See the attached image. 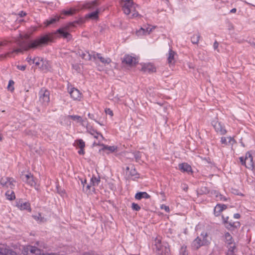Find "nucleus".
<instances>
[{"mask_svg":"<svg viewBox=\"0 0 255 255\" xmlns=\"http://www.w3.org/2000/svg\"><path fill=\"white\" fill-rule=\"evenodd\" d=\"M240 159L242 164L245 165L247 168L249 169L253 167V165L255 164L253 162V156L249 152L246 153L245 157H241Z\"/></svg>","mask_w":255,"mask_h":255,"instance_id":"nucleus-6","label":"nucleus"},{"mask_svg":"<svg viewBox=\"0 0 255 255\" xmlns=\"http://www.w3.org/2000/svg\"><path fill=\"white\" fill-rule=\"evenodd\" d=\"M14 180L9 177H2L0 179V184L5 189L7 188L12 189L14 186Z\"/></svg>","mask_w":255,"mask_h":255,"instance_id":"nucleus-8","label":"nucleus"},{"mask_svg":"<svg viewBox=\"0 0 255 255\" xmlns=\"http://www.w3.org/2000/svg\"><path fill=\"white\" fill-rule=\"evenodd\" d=\"M131 208L133 210L138 211L140 209V207L136 203H132L131 204Z\"/></svg>","mask_w":255,"mask_h":255,"instance_id":"nucleus-41","label":"nucleus"},{"mask_svg":"<svg viewBox=\"0 0 255 255\" xmlns=\"http://www.w3.org/2000/svg\"><path fill=\"white\" fill-rule=\"evenodd\" d=\"M164 245V244L162 243L161 238L159 237H156L154 241L153 246V250L155 252L156 254L158 252L159 249L162 247Z\"/></svg>","mask_w":255,"mask_h":255,"instance_id":"nucleus-14","label":"nucleus"},{"mask_svg":"<svg viewBox=\"0 0 255 255\" xmlns=\"http://www.w3.org/2000/svg\"><path fill=\"white\" fill-rule=\"evenodd\" d=\"M82 58L86 60H91L93 58V55L90 54L88 52H85L81 54Z\"/></svg>","mask_w":255,"mask_h":255,"instance_id":"nucleus-33","label":"nucleus"},{"mask_svg":"<svg viewBox=\"0 0 255 255\" xmlns=\"http://www.w3.org/2000/svg\"><path fill=\"white\" fill-rule=\"evenodd\" d=\"M100 182V178H99V177L97 178V177H96L95 176H93L91 178L90 185H87L86 186V192L88 190H90V187L91 186H93L94 187H95V186H98L99 185ZM93 189H94L95 188H93Z\"/></svg>","mask_w":255,"mask_h":255,"instance_id":"nucleus-15","label":"nucleus"},{"mask_svg":"<svg viewBox=\"0 0 255 255\" xmlns=\"http://www.w3.org/2000/svg\"><path fill=\"white\" fill-rule=\"evenodd\" d=\"M130 175L131 177H134V178H138V175L137 174V172L136 171V170L134 169L131 170Z\"/></svg>","mask_w":255,"mask_h":255,"instance_id":"nucleus-44","label":"nucleus"},{"mask_svg":"<svg viewBox=\"0 0 255 255\" xmlns=\"http://www.w3.org/2000/svg\"><path fill=\"white\" fill-rule=\"evenodd\" d=\"M50 67L49 62L46 60L43 59L42 63L41 65L40 68L42 70H47Z\"/></svg>","mask_w":255,"mask_h":255,"instance_id":"nucleus-34","label":"nucleus"},{"mask_svg":"<svg viewBox=\"0 0 255 255\" xmlns=\"http://www.w3.org/2000/svg\"><path fill=\"white\" fill-rule=\"evenodd\" d=\"M33 217L35 220L39 221L40 222H44L45 220L44 218L41 216L40 214H38L37 215L33 216Z\"/></svg>","mask_w":255,"mask_h":255,"instance_id":"nucleus-40","label":"nucleus"},{"mask_svg":"<svg viewBox=\"0 0 255 255\" xmlns=\"http://www.w3.org/2000/svg\"><path fill=\"white\" fill-rule=\"evenodd\" d=\"M88 117H89V118H90V119H93V118H94V115H92V114H90V113H89V114H88Z\"/></svg>","mask_w":255,"mask_h":255,"instance_id":"nucleus-59","label":"nucleus"},{"mask_svg":"<svg viewBox=\"0 0 255 255\" xmlns=\"http://www.w3.org/2000/svg\"><path fill=\"white\" fill-rule=\"evenodd\" d=\"M78 153L80 155H83L85 153L84 148H80L78 151Z\"/></svg>","mask_w":255,"mask_h":255,"instance_id":"nucleus-53","label":"nucleus"},{"mask_svg":"<svg viewBox=\"0 0 255 255\" xmlns=\"http://www.w3.org/2000/svg\"><path fill=\"white\" fill-rule=\"evenodd\" d=\"M210 243L209 238L207 233L203 232L192 242V247L197 250L201 246L208 245Z\"/></svg>","mask_w":255,"mask_h":255,"instance_id":"nucleus-2","label":"nucleus"},{"mask_svg":"<svg viewBox=\"0 0 255 255\" xmlns=\"http://www.w3.org/2000/svg\"><path fill=\"white\" fill-rule=\"evenodd\" d=\"M81 184L83 185V190L86 191V187H85V185L86 183V179H84V180L81 179Z\"/></svg>","mask_w":255,"mask_h":255,"instance_id":"nucleus-51","label":"nucleus"},{"mask_svg":"<svg viewBox=\"0 0 255 255\" xmlns=\"http://www.w3.org/2000/svg\"><path fill=\"white\" fill-rule=\"evenodd\" d=\"M222 219L223 222L225 224V226L226 228H227V229H230L234 226V223L232 224L230 222H228V217L225 218L224 216H222Z\"/></svg>","mask_w":255,"mask_h":255,"instance_id":"nucleus-30","label":"nucleus"},{"mask_svg":"<svg viewBox=\"0 0 255 255\" xmlns=\"http://www.w3.org/2000/svg\"><path fill=\"white\" fill-rule=\"evenodd\" d=\"M179 169L183 172H189L192 171V168L190 165L187 163H180L178 165Z\"/></svg>","mask_w":255,"mask_h":255,"instance_id":"nucleus-21","label":"nucleus"},{"mask_svg":"<svg viewBox=\"0 0 255 255\" xmlns=\"http://www.w3.org/2000/svg\"><path fill=\"white\" fill-rule=\"evenodd\" d=\"M227 137H222L221 138V142L222 144L225 145H227L229 144L228 141H227Z\"/></svg>","mask_w":255,"mask_h":255,"instance_id":"nucleus-45","label":"nucleus"},{"mask_svg":"<svg viewBox=\"0 0 255 255\" xmlns=\"http://www.w3.org/2000/svg\"><path fill=\"white\" fill-rule=\"evenodd\" d=\"M93 58L94 60L98 59L104 65L109 64L112 60L109 57H104L100 53H94L93 54Z\"/></svg>","mask_w":255,"mask_h":255,"instance_id":"nucleus-12","label":"nucleus"},{"mask_svg":"<svg viewBox=\"0 0 255 255\" xmlns=\"http://www.w3.org/2000/svg\"><path fill=\"white\" fill-rule=\"evenodd\" d=\"M212 124L217 132L221 135L225 134L227 133V130L225 128V127L218 121L215 120L212 121Z\"/></svg>","mask_w":255,"mask_h":255,"instance_id":"nucleus-10","label":"nucleus"},{"mask_svg":"<svg viewBox=\"0 0 255 255\" xmlns=\"http://www.w3.org/2000/svg\"><path fill=\"white\" fill-rule=\"evenodd\" d=\"M142 153L140 152H136L134 153V157L137 162H139Z\"/></svg>","mask_w":255,"mask_h":255,"instance_id":"nucleus-43","label":"nucleus"},{"mask_svg":"<svg viewBox=\"0 0 255 255\" xmlns=\"http://www.w3.org/2000/svg\"><path fill=\"white\" fill-rule=\"evenodd\" d=\"M25 178L26 182L28 184L30 185L31 186H35L36 182L33 176L31 174H26Z\"/></svg>","mask_w":255,"mask_h":255,"instance_id":"nucleus-23","label":"nucleus"},{"mask_svg":"<svg viewBox=\"0 0 255 255\" xmlns=\"http://www.w3.org/2000/svg\"><path fill=\"white\" fill-rule=\"evenodd\" d=\"M2 140V135L0 133V141Z\"/></svg>","mask_w":255,"mask_h":255,"instance_id":"nucleus-62","label":"nucleus"},{"mask_svg":"<svg viewBox=\"0 0 255 255\" xmlns=\"http://www.w3.org/2000/svg\"><path fill=\"white\" fill-rule=\"evenodd\" d=\"M16 68L19 70H21V71H24L26 69V65H17L16 66Z\"/></svg>","mask_w":255,"mask_h":255,"instance_id":"nucleus-48","label":"nucleus"},{"mask_svg":"<svg viewBox=\"0 0 255 255\" xmlns=\"http://www.w3.org/2000/svg\"><path fill=\"white\" fill-rule=\"evenodd\" d=\"M177 56L176 53L170 49L167 54V61L170 64H174L175 62V58Z\"/></svg>","mask_w":255,"mask_h":255,"instance_id":"nucleus-16","label":"nucleus"},{"mask_svg":"<svg viewBox=\"0 0 255 255\" xmlns=\"http://www.w3.org/2000/svg\"><path fill=\"white\" fill-rule=\"evenodd\" d=\"M160 208L161 209L164 210L167 213H169L170 212L169 207L164 204H162L160 206Z\"/></svg>","mask_w":255,"mask_h":255,"instance_id":"nucleus-46","label":"nucleus"},{"mask_svg":"<svg viewBox=\"0 0 255 255\" xmlns=\"http://www.w3.org/2000/svg\"><path fill=\"white\" fill-rule=\"evenodd\" d=\"M200 38L199 34H194L191 38V40L193 44H198Z\"/></svg>","mask_w":255,"mask_h":255,"instance_id":"nucleus-32","label":"nucleus"},{"mask_svg":"<svg viewBox=\"0 0 255 255\" xmlns=\"http://www.w3.org/2000/svg\"><path fill=\"white\" fill-rule=\"evenodd\" d=\"M87 130L88 133L93 136L97 139L93 142L94 145H100L104 137L103 135L96 130L91 127H87Z\"/></svg>","mask_w":255,"mask_h":255,"instance_id":"nucleus-5","label":"nucleus"},{"mask_svg":"<svg viewBox=\"0 0 255 255\" xmlns=\"http://www.w3.org/2000/svg\"><path fill=\"white\" fill-rule=\"evenodd\" d=\"M39 101L44 106L50 102V92L45 88H42L39 92Z\"/></svg>","mask_w":255,"mask_h":255,"instance_id":"nucleus-4","label":"nucleus"},{"mask_svg":"<svg viewBox=\"0 0 255 255\" xmlns=\"http://www.w3.org/2000/svg\"><path fill=\"white\" fill-rule=\"evenodd\" d=\"M218 45H219L217 41L215 42L214 43V48L215 49L217 48V47H218Z\"/></svg>","mask_w":255,"mask_h":255,"instance_id":"nucleus-57","label":"nucleus"},{"mask_svg":"<svg viewBox=\"0 0 255 255\" xmlns=\"http://www.w3.org/2000/svg\"><path fill=\"white\" fill-rule=\"evenodd\" d=\"M123 62L130 66H132L135 65L138 62V61L137 59L134 56L130 55H126L124 57Z\"/></svg>","mask_w":255,"mask_h":255,"instance_id":"nucleus-11","label":"nucleus"},{"mask_svg":"<svg viewBox=\"0 0 255 255\" xmlns=\"http://www.w3.org/2000/svg\"><path fill=\"white\" fill-rule=\"evenodd\" d=\"M181 254L182 255H188V253L186 251V248L184 247H182L181 249Z\"/></svg>","mask_w":255,"mask_h":255,"instance_id":"nucleus-52","label":"nucleus"},{"mask_svg":"<svg viewBox=\"0 0 255 255\" xmlns=\"http://www.w3.org/2000/svg\"><path fill=\"white\" fill-rule=\"evenodd\" d=\"M48 35H44L34 40H28L26 38H20L17 41L19 48L14 49L12 52H8L5 56L11 57L13 53H18L23 51H26L31 48H35L38 46L46 44L49 41Z\"/></svg>","mask_w":255,"mask_h":255,"instance_id":"nucleus-1","label":"nucleus"},{"mask_svg":"<svg viewBox=\"0 0 255 255\" xmlns=\"http://www.w3.org/2000/svg\"><path fill=\"white\" fill-rule=\"evenodd\" d=\"M75 12V9L73 8H70L68 10H63L61 11L62 14H64L66 15H71L74 14Z\"/></svg>","mask_w":255,"mask_h":255,"instance_id":"nucleus-35","label":"nucleus"},{"mask_svg":"<svg viewBox=\"0 0 255 255\" xmlns=\"http://www.w3.org/2000/svg\"><path fill=\"white\" fill-rule=\"evenodd\" d=\"M142 69L144 71L154 72L156 70L155 66L151 63L144 64L142 66Z\"/></svg>","mask_w":255,"mask_h":255,"instance_id":"nucleus-26","label":"nucleus"},{"mask_svg":"<svg viewBox=\"0 0 255 255\" xmlns=\"http://www.w3.org/2000/svg\"><path fill=\"white\" fill-rule=\"evenodd\" d=\"M224 241L228 246H230V250L233 251L235 248V242L232 236L229 232H226L223 236Z\"/></svg>","mask_w":255,"mask_h":255,"instance_id":"nucleus-9","label":"nucleus"},{"mask_svg":"<svg viewBox=\"0 0 255 255\" xmlns=\"http://www.w3.org/2000/svg\"><path fill=\"white\" fill-rule=\"evenodd\" d=\"M99 10H97L95 11L91 12L88 14V17L92 19H96L98 17Z\"/></svg>","mask_w":255,"mask_h":255,"instance_id":"nucleus-38","label":"nucleus"},{"mask_svg":"<svg viewBox=\"0 0 255 255\" xmlns=\"http://www.w3.org/2000/svg\"><path fill=\"white\" fill-rule=\"evenodd\" d=\"M26 61L29 64V65H32L34 63V57H32L30 56H28L26 58Z\"/></svg>","mask_w":255,"mask_h":255,"instance_id":"nucleus-42","label":"nucleus"},{"mask_svg":"<svg viewBox=\"0 0 255 255\" xmlns=\"http://www.w3.org/2000/svg\"><path fill=\"white\" fill-rule=\"evenodd\" d=\"M127 170H128L129 169V168L128 167H127V169H126Z\"/></svg>","mask_w":255,"mask_h":255,"instance_id":"nucleus-63","label":"nucleus"},{"mask_svg":"<svg viewBox=\"0 0 255 255\" xmlns=\"http://www.w3.org/2000/svg\"><path fill=\"white\" fill-rule=\"evenodd\" d=\"M68 119H72L78 123H80L82 126H85V120L82 118L78 115H69L67 117Z\"/></svg>","mask_w":255,"mask_h":255,"instance_id":"nucleus-20","label":"nucleus"},{"mask_svg":"<svg viewBox=\"0 0 255 255\" xmlns=\"http://www.w3.org/2000/svg\"><path fill=\"white\" fill-rule=\"evenodd\" d=\"M26 14V12H24L23 11H21L19 12L18 13V15L20 16V17H23L24 16H25Z\"/></svg>","mask_w":255,"mask_h":255,"instance_id":"nucleus-54","label":"nucleus"},{"mask_svg":"<svg viewBox=\"0 0 255 255\" xmlns=\"http://www.w3.org/2000/svg\"><path fill=\"white\" fill-rule=\"evenodd\" d=\"M105 113H106V114L110 115L111 117H112L113 116V111L109 108H106L105 109Z\"/></svg>","mask_w":255,"mask_h":255,"instance_id":"nucleus-49","label":"nucleus"},{"mask_svg":"<svg viewBox=\"0 0 255 255\" xmlns=\"http://www.w3.org/2000/svg\"><path fill=\"white\" fill-rule=\"evenodd\" d=\"M43 58L39 57H34V63L36 66L40 68L42 63Z\"/></svg>","mask_w":255,"mask_h":255,"instance_id":"nucleus-36","label":"nucleus"},{"mask_svg":"<svg viewBox=\"0 0 255 255\" xmlns=\"http://www.w3.org/2000/svg\"><path fill=\"white\" fill-rule=\"evenodd\" d=\"M251 169H252L253 170H254V172H255V163L253 165V167H252Z\"/></svg>","mask_w":255,"mask_h":255,"instance_id":"nucleus-61","label":"nucleus"},{"mask_svg":"<svg viewBox=\"0 0 255 255\" xmlns=\"http://www.w3.org/2000/svg\"><path fill=\"white\" fill-rule=\"evenodd\" d=\"M14 83L12 80L9 81L8 84L7 86V89L9 91L12 92L14 90V87H13Z\"/></svg>","mask_w":255,"mask_h":255,"instance_id":"nucleus-39","label":"nucleus"},{"mask_svg":"<svg viewBox=\"0 0 255 255\" xmlns=\"http://www.w3.org/2000/svg\"><path fill=\"white\" fill-rule=\"evenodd\" d=\"M0 255H17V254L11 250L3 246L0 247Z\"/></svg>","mask_w":255,"mask_h":255,"instance_id":"nucleus-19","label":"nucleus"},{"mask_svg":"<svg viewBox=\"0 0 255 255\" xmlns=\"http://www.w3.org/2000/svg\"><path fill=\"white\" fill-rule=\"evenodd\" d=\"M59 18L60 17L58 16H55L54 17H50L44 22V24L46 26H48L51 24L54 23L56 21H58Z\"/></svg>","mask_w":255,"mask_h":255,"instance_id":"nucleus-27","label":"nucleus"},{"mask_svg":"<svg viewBox=\"0 0 255 255\" xmlns=\"http://www.w3.org/2000/svg\"><path fill=\"white\" fill-rule=\"evenodd\" d=\"M123 10L124 13L128 15L132 13V17H136L138 14L136 12L135 4L132 0H124L122 2Z\"/></svg>","mask_w":255,"mask_h":255,"instance_id":"nucleus-3","label":"nucleus"},{"mask_svg":"<svg viewBox=\"0 0 255 255\" xmlns=\"http://www.w3.org/2000/svg\"><path fill=\"white\" fill-rule=\"evenodd\" d=\"M227 138L228 139L229 144L233 145V144L236 142V141L234 139V138L231 136L227 137Z\"/></svg>","mask_w":255,"mask_h":255,"instance_id":"nucleus-47","label":"nucleus"},{"mask_svg":"<svg viewBox=\"0 0 255 255\" xmlns=\"http://www.w3.org/2000/svg\"><path fill=\"white\" fill-rule=\"evenodd\" d=\"M73 145L76 147L80 148H84L85 146V142L82 139H79L75 140Z\"/></svg>","mask_w":255,"mask_h":255,"instance_id":"nucleus-28","label":"nucleus"},{"mask_svg":"<svg viewBox=\"0 0 255 255\" xmlns=\"http://www.w3.org/2000/svg\"><path fill=\"white\" fill-rule=\"evenodd\" d=\"M71 97L74 100L80 101L82 98V94L79 90L76 88H72L69 91Z\"/></svg>","mask_w":255,"mask_h":255,"instance_id":"nucleus-13","label":"nucleus"},{"mask_svg":"<svg viewBox=\"0 0 255 255\" xmlns=\"http://www.w3.org/2000/svg\"><path fill=\"white\" fill-rule=\"evenodd\" d=\"M150 197V195L146 192H138L135 195V198L138 200H141L142 198L149 199Z\"/></svg>","mask_w":255,"mask_h":255,"instance_id":"nucleus-24","label":"nucleus"},{"mask_svg":"<svg viewBox=\"0 0 255 255\" xmlns=\"http://www.w3.org/2000/svg\"><path fill=\"white\" fill-rule=\"evenodd\" d=\"M57 32L60 34V35L63 36L64 38H69V36H70L69 33L67 31V30L66 28H60L57 30Z\"/></svg>","mask_w":255,"mask_h":255,"instance_id":"nucleus-29","label":"nucleus"},{"mask_svg":"<svg viewBox=\"0 0 255 255\" xmlns=\"http://www.w3.org/2000/svg\"><path fill=\"white\" fill-rule=\"evenodd\" d=\"M234 217L236 219H239L240 217V215L239 214H238V213L235 214L234 215Z\"/></svg>","mask_w":255,"mask_h":255,"instance_id":"nucleus-56","label":"nucleus"},{"mask_svg":"<svg viewBox=\"0 0 255 255\" xmlns=\"http://www.w3.org/2000/svg\"><path fill=\"white\" fill-rule=\"evenodd\" d=\"M155 26L149 24L145 25L136 31V35L138 36L148 35L154 29Z\"/></svg>","mask_w":255,"mask_h":255,"instance_id":"nucleus-7","label":"nucleus"},{"mask_svg":"<svg viewBox=\"0 0 255 255\" xmlns=\"http://www.w3.org/2000/svg\"><path fill=\"white\" fill-rule=\"evenodd\" d=\"M227 208V206L224 204H217L214 208V214L216 216H219L220 213Z\"/></svg>","mask_w":255,"mask_h":255,"instance_id":"nucleus-22","label":"nucleus"},{"mask_svg":"<svg viewBox=\"0 0 255 255\" xmlns=\"http://www.w3.org/2000/svg\"><path fill=\"white\" fill-rule=\"evenodd\" d=\"M103 150H108L110 152H114L117 148V146H108V145H103Z\"/></svg>","mask_w":255,"mask_h":255,"instance_id":"nucleus-37","label":"nucleus"},{"mask_svg":"<svg viewBox=\"0 0 255 255\" xmlns=\"http://www.w3.org/2000/svg\"><path fill=\"white\" fill-rule=\"evenodd\" d=\"M7 199L9 200H14L15 198L14 193L13 191H7L5 193Z\"/></svg>","mask_w":255,"mask_h":255,"instance_id":"nucleus-31","label":"nucleus"},{"mask_svg":"<svg viewBox=\"0 0 255 255\" xmlns=\"http://www.w3.org/2000/svg\"><path fill=\"white\" fill-rule=\"evenodd\" d=\"M6 44H7V42L6 41H2V42H0V46H5Z\"/></svg>","mask_w":255,"mask_h":255,"instance_id":"nucleus-55","label":"nucleus"},{"mask_svg":"<svg viewBox=\"0 0 255 255\" xmlns=\"http://www.w3.org/2000/svg\"><path fill=\"white\" fill-rule=\"evenodd\" d=\"M237 11L236 8H234L230 10L231 13H235Z\"/></svg>","mask_w":255,"mask_h":255,"instance_id":"nucleus-58","label":"nucleus"},{"mask_svg":"<svg viewBox=\"0 0 255 255\" xmlns=\"http://www.w3.org/2000/svg\"><path fill=\"white\" fill-rule=\"evenodd\" d=\"M217 198H218V200H220L222 201H226L227 200V199L221 194L217 195Z\"/></svg>","mask_w":255,"mask_h":255,"instance_id":"nucleus-50","label":"nucleus"},{"mask_svg":"<svg viewBox=\"0 0 255 255\" xmlns=\"http://www.w3.org/2000/svg\"><path fill=\"white\" fill-rule=\"evenodd\" d=\"M27 251L30 252L32 255H49L42 253L40 250L35 247L28 246L27 247Z\"/></svg>","mask_w":255,"mask_h":255,"instance_id":"nucleus-17","label":"nucleus"},{"mask_svg":"<svg viewBox=\"0 0 255 255\" xmlns=\"http://www.w3.org/2000/svg\"><path fill=\"white\" fill-rule=\"evenodd\" d=\"M115 102H117L118 103L120 102L119 98H116V97L115 98Z\"/></svg>","mask_w":255,"mask_h":255,"instance_id":"nucleus-60","label":"nucleus"},{"mask_svg":"<svg viewBox=\"0 0 255 255\" xmlns=\"http://www.w3.org/2000/svg\"><path fill=\"white\" fill-rule=\"evenodd\" d=\"M16 206L20 210H27L29 211H31L30 205L28 202H24L22 201H19L17 202Z\"/></svg>","mask_w":255,"mask_h":255,"instance_id":"nucleus-18","label":"nucleus"},{"mask_svg":"<svg viewBox=\"0 0 255 255\" xmlns=\"http://www.w3.org/2000/svg\"><path fill=\"white\" fill-rule=\"evenodd\" d=\"M169 249L166 247V244L160 248L156 255H168Z\"/></svg>","mask_w":255,"mask_h":255,"instance_id":"nucleus-25","label":"nucleus"}]
</instances>
